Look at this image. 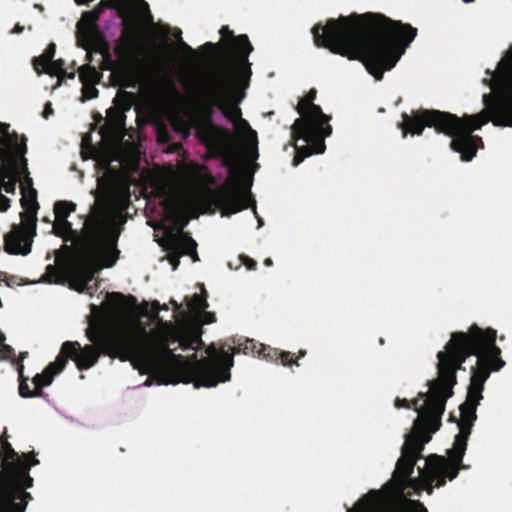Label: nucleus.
Listing matches in <instances>:
<instances>
[{
	"instance_id": "a878e982",
	"label": "nucleus",
	"mask_w": 512,
	"mask_h": 512,
	"mask_svg": "<svg viewBox=\"0 0 512 512\" xmlns=\"http://www.w3.org/2000/svg\"><path fill=\"white\" fill-rule=\"evenodd\" d=\"M235 128L238 132H245L246 135V150L249 157L256 159L258 157V139L257 133L253 130L249 122L242 118V116L234 122Z\"/></svg>"
},
{
	"instance_id": "6e6d98bb",
	"label": "nucleus",
	"mask_w": 512,
	"mask_h": 512,
	"mask_svg": "<svg viewBox=\"0 0 512 512\" xmlns=\"http://www.w3.org/2000/svg\"><path fill=\"white\" fill-rule=\"evenodd\" d=\"M106 57H107L108 59H110V57H111V56H110V53H109V51H108V50H106Z\"/></svg>"
},
{
	"instance_id": "6ab92c4d",
	"label": "nucleus",
	"mask_w": 512,
	"mask_h": 512,
	"mask_svg": "<svg viewBox=\"0 0 512 512\" xmlns=\"http://www.w3.org/2000/svg\"><path fill=\"white\" fill-rule=\"evenodd\" d=\"M98 265L92 262L87 256H83V260L74 262L66 267V274L70 282V287L79 293H92L91 281L98 270Z\"/></svg>"
},
{
	"instance_id": "aec40b11",
	"label": "nucleus",
	"mask_w": 512,
	"mask_h": 512,
	"mask_svg": "<svg viewBox=\"0 0 512 512\" xmlns=\"http://www.w3.org/2000/svg\"><path fill=\"white\" fill-rule=\"evenodd\" d=\"M9 129L10 124L0 122V160L27 153L26 137L19 136L15 131L10 133Z\"/></svg>"
},
{
	"instance_id": "c85d7f7f",
	"label": "nucleus",
	"mask_w": 512,
	"mask_h": 512,
	"mask_svg": "<svg viewBox=\"0 0 512 512\" xmlns=\"http://www.w3.org/2000/svg\"><path fill=\"white\" fill-rule=\"evenodd\" d=\"M233 343L236 345L233 347L229 346V349L231 350V353H233V355L236 353H240V352H242L246 355H248V354H251V355L257 354L258 355V350L261 349V346L264 345L262 343L256 342L253 339H245L243 342H238V343L233 341Z\"/></svg>"
},
{
	"instance_id": "c9c22d12",
	"label": "nucleus",
	"mask_w": 512,
	"mask_h": 512,
	"mask_svg": "<svg viewBox=\"0 0 512 512\" xmlns=\"http://www.w3.org/2000/svg\"><path fill=\"white\" fill-rule=\"evenodd\" d=\"M65 61L63 59L51 60L45 66H40V73H45L50 76L58 77L59 74L64 73Z\"/></svg>"
},
{
	"instance_id": "864d4df0",
	"label": "nucleus",
	"mask_w": 512,
	"mask_h": 512,
	"mask_svg": "<svg viewBox=\"0 0 512 512\" xmlns=\"http://www.w3.org/2000/svg\"><path fill=\"white\" fill-rule=\"evenodd\" d=\"M264 264H265L266 266H272V265H273V262H272V260H271L270 258H267V259H265Z\"/></svg>"
},
{
	"instance_id": "f03ea898",
	"label": "nucleus",
	"mask_w": 512,
	"mask_h": 512,
	"mask_svg": "<svg viewBox=\"0 0 512 512\" xmlns=\"http://www.w3.org/2000/svg\"><path fill=\"white\" fill-rule=\"evenodd\" d=\"M417 28L381 13H352L312 28L317 47L360 61L377 81L391 70L417 36Z\"/></svg>"
},
{
	"instance_id": "c756f323",
	"label": "nucleus",
	"mask_w": 512,
	"mask_h": 512,
	"mask_svg": "<svg viewBox=\"0 0 512 512\" xmlns=\"http://www.w3.org/2000/svg\"><path fill=\"white\" fill-rule=\"evenodd\" d=\"M99 18L90 10L82 13L77 22V30L81 34L87 35L91 30L96 29Z\"/></svg>"
},
{
	"instance_id": "cd10ccee",
	"label": "nucleus",
	"mask_w": 512,
	"mask_h": 512,
	"mask_svg": "<svg viewBox=\"0 0 512 512\" xmlns=\"http://www.w3.org/2000/svg\"><path fill=\"white\" fill-rule=\"evenodd\" d=\"M17 371L19 374V388H18L19 395L22 398L41 397L39 391L37 390V388L35 386H34L33 390L30 389L29 384H28L29 377L24 375L23 364L20 363L18 365Z\"/></svg>"
},
{
	"instance_id": "c03bdc74",
	"label": "nucleus",
	"mask_w": 512,
	"mask_h": 512,
	"mask_svg": "<svg viewBox=\"0 0 512 512\" xmlns=\"http://www.w3.org/2000/svg\"><path fill=\"white\" fill-rule=\"evenodd\" d=\"M58 85H61V83L63 82V80L65 78L67 79H74L75 78V72L72 71V72H67L66 69L64 68V73L62 74H59L58 75Z\"/></svg>"
},
{
	"instance_id": "423d86ee",
	"label": "nucleus",
	"mask_w": 512,
	"mask_h": 512,
	"mask_svg": "<svg viewBox=\"0 0 512 512\" xmlns=\"http://www.w3.org/2000/svg\"><path fill=\"white\" fill-rule=\"evenodd\" d=\"M227 70V67H216L203 79L200 88L201 119L195 124V132L210 156L221 158L222 165L232 169L235 162L229 147L232 135L227 128L213 121L215 108L220 111L225 108L224 88Z\"/></svg>"
},
{
	"instance_id": "4be33fe9",
	"label": "nucleus",
	"mask_w": 512,
	"mask_h": 512,
	"mask_svg": "<svg viewBox=\"0 0 512 512\" xmlns=\"http://www.w3.org/2000/svg\"><path fill=\"white\" fill-rule=\"evenodd\" d=\"M0 192L2 189L8 194H15L19 183V172L15 158L0 160Z\"/></svg>"
},
{
	"instance_id": "1a4fd4ad",
	"label": "nucleus",
	"mask_w": 512,
	"mask_h": 512,
	"mask_svg": "<svg viewBox=\"0 0 512 512\" xmlns=\"http://www.w3.org/2000/svg\"><path fill=\"white\" fill-rule=\"evenodd\" d=\"M86 337L92 344L81 346L77 341H65L58 356H63L66 363L71 359L81 371L93 367L102 354L122 361L121 334L111 331L103 321L91 319Z\"/></svg>"
},
{
	"instance_id": "8fccbe9b",
	"label": "nucleus",
	"mask_w": 512,
	"mask_h": 512,
	"mask_svg": "<svg viewBox=\"0 0 512 512\" xmlns=\"http://www.w3.org/2000/svg\"><path fill=\"white\" fill-rule=\"evenodd\" d=\"M305 355H306L305 350H299L297 356L296 357L294 356V360L298 363V359L304 357Z\"/></svg>"
},
{
	"instance_id": "412c9836",
	"label": "nucleus",
	"mask_w": 512,
	"mask_h": 512,
	"mask_svg": "<svg viewBox=\"0 0 512 512\" xmlns=\"http://www.w3.org/2000/svg\"><path fill=\"white\" fill-rule=\"evenodd\" d=\"M134 94L122 90L117 94L114 103L118 108H109L107 110V118L105 126H107L112 133H120L125 127L124 111L131 108Z\"/></svg>"
},
{
	"instance_id": "a19ab883",
	"label": "nucleus",
	"mask_w": 512,
	"mask_h": 512,
	"mask_svg": "<svg viewBox=\"0 0 512 512\" xmlns=\"http://www.w3.org/2000/svg\"><path fill=\"white\" fill-rule=\"evenodd\" d=\"M157 138L160 143H168L171 139L170 133L166 127H160L157 130Z\"/></svg>"
},
{
	"instance_id": "bb28decb",
	"label": "nucleus",
	"mask_w": 512,
	"mask_h": 512,
	"mask_svg": "<svg viewBox=\"0 0 512 512\" xmlns=\"http://www.w3.org/2000/svg\"><path fill=\"white\" fill-rule=\"evenodd\" d=\"M26 154H19L15 156V160L17 163V168L19 172V183L20 188L26 187V190H31L33 187V179L30 177V172L28 169V161L25 157Z\"/></svg>"
},
{
	"instance_id": "4468645a",
	"label": "nucleus",
	"mask_w": 512,
	"mask_h": 512,
	"mask_svg": "<svg viewBox=\"0 0 512 512\" xmlns=\"http://www.w3.org/2000/svg\"><path fill=\"white\" fill-rule=\"evenodd\" d=\"M20 204L23 211L20 212L21 224H13L11 230L4 236V249L11 255L26 256L31 252L33 238L36 235L37 211V190L21 187Z\"/></svg>"
},
{
	"instance_id": "dca6fc26",
	"label": "nucleus",
	"mask_w": 512,
	"mask_h": 512,
	"mask_svg": "<svg viewBox=\"0 0 512 512\" xmlns=\"http://www.w3.org/2000/svg\"><path fill=\"white\" fill-rule=\"evenodd\" d=\"M219 33L222 38H230V40L224 42L223 45L226 53L231 58L229 64L220 65L219 67L230 68L233 73L237 74L240 80L245 81L246 86H249L252 71L248 58L254 48L248 36L246 34L235 36L234 32L227 25L222 26Z\"/></svg>"
},
{
	"instance_id": "4c0bfd02",
	"label": "nucleus",
	"mask_w": 512,
	"mask_h": 512,
	"mask_svg": "<svg viewBox=\"0 0 512 512\" xmlns=\"http://www.w3.org/2000/svg\"><path fill=\"white\" fill-rule=\"evenodd\" d=\"M188 321H195V322H198V323H201V327L204 325V324H211L213 322L216 321V316L214 313L212 312H207V311H201L200 313H198V316L193 318V319H189ZM201 331L203 332V329L201 328Z\"/></svg>"
},
{
	"instance_id": "9b49d317",
	"label": "nucleus",
	"mask_w": 512,
	"mask_h": 512,
	"mask_svg": "<svg viewBox=\"0 0 512 512\" xmlns=\"http://www.w3.org/2000/svg\"><path fill=\"white\" fill-rule=\"evenodd\" d=\"M206 353L208 357L202 359H198L196 353L187 357L189 369L185 372V384L193 383L195 388L215 387L230 380V369L234 364L231 350L225 345L217 349L212 343L206 348Z\"/></svg>"
},
{
	"instance_id": "a18cd8bd",
	"label": "nucleus",
	"mask_w": 512,
	"mask_h": 512,
	"mask_svg": "<svg viewBox=\"0 0 512 512\" xmlns=\"http://www.w3.org/2000/svg\"><path fill=\"white\" fill-rule=\"evenodd\" d=\"M54 113V110L52 108V104L51 102H47L45 104V107H44V110H43V113H42V116L45 118V119H48L50 115H52Z\"/></svg>"
},
{
	"instance_id": "3c124183",
	"label": "nucleus",
	"mask_w": 512,
	"mask_h": 512,
	"mask_svg": "<svg viewBox=\"0 0 512 512\" xmlns=\"http://www.w3.org/2000/svg\"><path fill=\"white\" fill-rule=\"evenodd\" d=\"M181 125L183 126L184 137L186 138L189 135V127L184 122Z\"/></svg>"
},
{
	"instance_id": "6e6552de",
	"label": "nucleus",
	"mask_w": 512,
	"mask_h": 512,
	"mask_svg": "<svg viewBox=\"0 0 512 512\" xmlns=\"http://www.w3.org/2000/svg\"><path fill=\"white\" fill-rule=\"evenodd\" d=\"M316 94V89H310L296 106L300 117L295 119L291 126V138L295 148L294 166H298L313 154L323 153L325 138L332 133V127L329 124L331 116L323 113L321 107L314 104Z\"/></svg>"
},
{
	"instance_id": "f704fd0d",
	"label": "nucleus",
	"mask_w": 512,
	"mask_h": 512,
	"mask_svg": "<svg viewBox=\"0 0 512 512\" xmlns=\"http://www.w3.org/2000/svg\"><path fill=\"white\" fill-rule=\"evenodd\" d=\"M108 297L110 300H117L118 304L125 311L134 309L137 306V299L132 295L125 296L119 292H112L108 294Z\"/></svg>"
},
{
	"instance_id": "49530a36",
	"label": "nucleus",
	"mask_w": 512,
	"mask_h": 512,
	"mask_svg": "<svg viewBox=\"0 0 512 512\" xmlns=\"http://www.w3.org/2000/svg\"><path fill=\"white\" fill-rule=\"evenodd\" d=\"M179 45H180V48H181L184 52H186V53H188V54H190V55H192V56L194 55L195 51H194V50H193V48H192L191 46H189L187 43H185L184 41L180 40V44H179Z\"/></svg>"
},
{
	"instance_id": "b1692460",
	"label": "nucleus",
	"mask_w": 512,
	"mask_h": 512,
	"mask_svg": "<svg viewBox=\"0 0 512 512\" xmlns=\"http://www.w3.org/2000/svg\"><path fill=\"white\" fill-rule=\"evenodd\" d=\"M161 245L167 251V259L172 265L173 270L178 268L180 265V258L184 255L190 256L193 262L200 260L197 249H195V253L192 251L190 252V250L186 248L183 243L177 242L176 238L172 239L171 241L163 240Z\"/></svg>"
},
{
	"instance_id": "79ce46f5",
	"label": "nucleus",
	"mask_w": 512,
	"mask_h": 512,
	"mask_svg": "<svg viewBox=\"0 0 512 512\" xmlns=\"http://www.w3.org/2000/svg\"><path fill=\"white\" fill-rule=\"evenodd\" d=\"M241 261L248 270H255L257 267V262L248 256L242 255Z\"/></svg>"
},
{
	"instance_id": "f8f14e48",
	"label": "nucleus",
	"mask_w": 512,
	"mask_h": 512,
	"mask_svg": "<svg viewBox=\"0 0 512 512\" xmlns=\"http://www.w3.org/2000/svg\"><path fill=\"white\" fill-rule=\"evenodd\" d=\"M490 75L483 83L491 89L486 100L494 98V102L487 104L492 110V124L498 127H512V48L506 56L499 61L495 71L486 70Z\"/></svg>"
},
{
	"instance_id": "de8ad7c7",
	"label": "nucleus",
	"mask_w": 512,
	"mask_h": 512,
	"mask_svg": "<svg viewBox=\"0 0 512 512\" xmlns=\"http://www.w3.org/2000/svg\"><path fill=\"white\" fill-rule=\"evenodd\" d=\"M1 347H2V351L6 354L5 355L6 358H10L15 354L14 349L9 345L4 344Z\"/></svg>"
},
{
	"instance_id": "2eb2a0df",
	"label": "nucleus",
	"mask_w": 512,
	"mask_h": 512,
	"mask_svg": "<svg viewBox=\"0 0 512 512\" xmlns=\"http://www.w3.org/2000/svg\"><path fill=\"white\" fill-rule=\"evenodd\" d=\"M115 53L124 64L118 72L120 85L124 88H135L145 66L143 57L146 49L134 30L125 31L116 41Z\"/></svg>"
},
{
	"instance_id": "7ed1b4c3",
	"label": "nucleus",
	"mask_w": 512,
	"mask_h": 512,
	"mask_svg": "<svg viewBox=\"0 0 512 512\" xmlns=\"http://www.w3.org/2000/svg\"><path fill=\"white\" fill-rule=\"evenodd\" d=\"M154 313L152 321L158 323L157 330L147 333L144 327L139 333H123L122 361H130L141 374H152L160 378L164 384L185 383L187 357L176 354L171 345L178 343L182 350H199L204 346L201 323L182 321L173 324L159 316L160 304L152 303Z\"/></svg>"
},
{
	"instance_id": "20e7f679",
	"label": "nucleus",
	"mask_w": 512,
	"mask_h": 512,
	"mask_svg": "<svg viewBox=\"0 0 512 512\" xmlns=\"http://www.w3.org/2000/svg\"><path fill=\"white\" fill-rule=\"evenodd\" d=\"M115 200L114 188L109 183L100 181L95 202L84 220L82 229L77 231L68 220L55 219L53 233L65 241H74L81 254L87 256L99 268L113 267L120 255L117 248L120 233L109 219Z\"/></svg>"
},
{
	"instance_id": "13d9d810",
	"label": "nucleus",
	"mask_w": 512,
	"mask_h": 512,
	"mask_svg": "<svg viewBox=\"0 0 512 512\" xmlns=\"http://www.w3.org/2000/svg\"><path fill=\"white\" fill-rule=\"evenodd\" d=\"M181 128H176V131L183 130V126L180 124Z\"/></svg>"
},
{
	"instance_id": "58836bf2",
	"label": "nucleus",
	"mask_w": 512,
	"mask_h": 512,
	"mask_svg": "<svg viewBox=\"0 0 512 512\" xmlns=\"http://www.w3.org/2000/svg\"><path fill=\"white\" fill-rule=\"evenodd\" d=\"M98 93L99 92L97 88L94 86V84L84 85L82 88V101L96 98L98 96Z\"/></svg>"
},
{
	"instance_id": "ea45409f",
	"label": "nucleus",
	"mask_w": 512,
	"mask_h": 512,
	"mask_svg": "<svg viewBox=\"0 0 512 512\" xmlns=\"http://www.w3.org/2000/svg\"><path fill=\"white\" fill-rule=\"evenodd\" d=\"M219 45H220V43L214 44L212 42H206L199 48V51L207 56H210V55L214 54V52L219 47Z\"/></svg>"
},
{
	"instance_id": "ddd939ff",
	"label": "nucleus",
	"mask_w": 512,
	"mask_h": 512,
	"mask_svg": "<svg viewBox=\"0 0 512 512\" xmlns=\"http://www.w3.org/2000/svg\"><path fill=\"white\" fill-rule=\"evenodd\" d=\"M231 153L235 157V162L232 169L227 167L229 178L218 189L206 188L199 197L204 212L217 208L221 211L222 216H230L255 205L249 187L244 188L239 182L236 170L237 154L232 149ZM248 186H251V183H248Z\"/></svg>"
},
{
	"instance_id": "f3484780",
	"label": "nucleus",
	"mask_w": 512,
	"mask_h": 512,
	"mask_svg": "<svg viewBox=\"0 0 512 512\" xmlns=\"http://www.w3.org/2000/svg\"><path fill=\"white\" fill-rule=\"evenodd\" d=\"M162 206L168 221L171 222L173 228L166 232V241H171L176 238L177 242L183 243L190 252L195 253L197 249V242L190 236L188 232H184V228L189 223V218L184 210L183 201L176 195L167 196Z\"/></svg>"
},
{
	"instance_id": "0eeeda50",
	"label": "nucleus",
	"mask_w": 512,
	"mask_h": 512,
	"mask_svg": "<svg viewBox=\"0 0 512 512\" xmlns=\"http://www.w3.org/2000/svg\"><path fill=\"white\" fill-rule=\"evenodd\" d=\"M0 467V512H24L32 495L26 489L33 487L30 469L39 464L37 453H17L8 441L2 440Z\"/></svg>"
},
{
	"instance_id": "39448f33",
	"label": "nucleus",
	"mask_w": 512,
	"mask_h": 512,
	"mask_svg": "<svg viewBox=\"0 0 512 512\" xmlns=\"http://www.w3.org/2000/svg\"><path fill=\"white\" fill-rule=\"evenodd\" d=\"M487 94H484L482 101L484 109L476 114H464L459 117L446 111L435 109H420L412 115L402 114L403 122L400 128L403 137L410 133L411 135H422L424 128H434L437 133H442L451 137L450 148L460 154V159L464 162L471 161L477 154L478 149L484 147L483 140L473 132L479 130L492 122V110L487 104L494 102V98L486 100Z\"/></svg>"
},
{
	"instance_id": "a211bd4d",
	"label": "nucleus",
	"mask_w": 512,
	"mask_h": 512,
	"mask_svg": "<svg viewBox=\"0 0 512 512\" xmlns=\"http://www.w3.org/2000/svg\"><path fill=\"white\" fill-rule=\"evenodd\" d=\"M247 88L248 86L245 85V81L240 80L237 74L233 73V71L228 68L224 88L225 108L221 110V113L232 123L236 122V120L242 116L239 105L245 97V89Z\"/></svg>"
},
{
	"instance_id": "bf43d9fd",
	"label": "nucleus",
	"mask_w": 512,
	"mask_h": 512,
	"mask_svg": "<svg viewBox=\"0 0 512 512\" xmlns=\"http://www.w3.org/2000/svg\"><path fill=\"white\" fill-rule=\"evenodd\" d=\"M2 457H3V454H2V451L0 450V460L2 461Z\"/></svg>"
},
{
	"instance_id": "72a5a7b5",
	"label": "nucleus",
	"mask_w": 512,
	"mask_h": 512,
	"mask_svg": "<svg viewBox=\"0 0 512 512\" xmlns=\"http://www.w3.org/2000/svg\"><path fill=\"white\" fill-rule=\"evenodd\" d=\"M78 73L79 79L82 82L83 86L88 84H95L99 77V73L95 69V67L89 64L81 66L78 70Z\"/></svg>"
},
{
	"instance_id": "2f4dec72",
	"label": "nucleus",
	"mask_w": 512,
	"mask_h": 512,
	"mask_svg": "<svg viewBox=\"0 0 512 512\" xmlns=\"http://www.w3.org/2000/svg\"><path fill=\"white\" fill-rule=\"evenodd\" d=\"M188 308L193 313H200L201 311H204L208 308L207 303V292L202 286V293L201 294H194L189 302L187 303Z\"/></svg>"
},
{
	"instance_id": "e433bc0d",
	"label": "nucleus",
	"mask_w": 512,
	"mask_h": 512,
	"mask_svg": "<svg viewBox=\"0 0 512 512\" xmlns=\"http://www.w3.org/2000/svg\"><path fill=\"white\" fill-rule=\"evenodd\" d=\"M43 281L48 283H61L62 278L58 269L53 265H48L46 267V272L42 276Z\"/></svg>"
},
{
	"instance_id": "5fc2aeb1",
	"label": "nucleus",
	"mask_w": 512,
	"mask_h": 512,
	"mask_svg": "<svg viewBox=\"0 0 512 512\" xmlns=\"http://www.w3.org/2000/svg\"><path fill=\"white\" fill-rule=\"evenodd\" d=\"M27 355H28V352H22V353H20V356H19L20 361H23V359H24V358H26V357H27Z\"/></svg>"
},
{
	"instance_id": "4d7b16f0",
	"label": "nucleus",
	"mask_w": 512,
	"mask_h": 512,
	"mask_svg": "<svg viewBox=\"0 0 512 512\" xmlns=\"http://www.w3.org/2000/svg\"><path fill=\"white\" fill-rule=\"evenodd\" d=\"M473 1H474V0H463V2H465V3H471V2H473Z\"/></svg>"
},
{
	"instance_id": "5701e85b",
	"label": "nucleus",
	"mask_w": 512,
	"mask_h": 512,
	"mask_svg": "<svg viewBox=\"0 0 512 512\" xmlns=\"http://www.w3.org/2000/svg\"><path fill=\"white\" fill-rule=\"evenodd\" d=\"M66 367V359L63 356H57L55 361L50 362L41 373L36 374L32 382L39 391L40 395H43V387L49 386L54 377L61 373Z\"/></svg>"
},
{
	"instance_id": "f257e3e1",
	"label": "nucleus",
	"mask_w": 512,
	"mask_h": 512,
	"mask_svg": "<svg viewBox=\"0 0 512 512\" xmlns=\"http://www.w3.org/2000/svg\"><path fill=\"white\" fill-rule=\"evenodd\" d=\"M497 332L492 328L483 329L472 324L467 331L452 332L444 350L437 353V378L427 382L429 390L419 392L414 400L397 398L395 407L414 409L418 416L413 427L404 436L401 456L393 472V483L400 493L412 481L415 464L422 457L425 444L430 442L432 434L439 430L447 400L453 395L457 384V371L465 370L463 363L470 356L476 357L475 366L471 367L470 384L466 400L460 405L459 432L454 438L447 458L436 454L428 457V471L425 477L427 494L432 495L434 487H442L446 479L454 480L461 469L467 466L463 458L472 427L477 419L476 410L483 399L484 385L491 372L499 371L505 366L501 358V349L496 345Z\"/></svg>"
},
{
	"instance_id": "9d476101",
	"label": "nucleus",
	"mask_w": 512,
	"mask_h": 512,
	"mask_svg": "<svg viewBox=\"0 0 512 512\" xmlns=\"http://www.w3.org/2000/svg\"><path fill=\"white\" fill-rule=\"evenodd\" d=\"M426 465L425 471L419 468L420 479L410 476L412 481L409 482V486H407L403 493L396 490L392 477L385 485V489H389V491L370 490L358 499L349 512H428L427 508L419 500L405 499L403 502H396L394 499V496L403 497L409 488H412L416 494H420L422 490L427 492L426 487L428 485L425 482V477L428 471V459L426 460Z\"/></svg>"
},
{
	"instance_id": "37998d69",
	"label": "nucleus",
	"mask_w": 512,
	"mask_h": 512,
	"mask_svg": "<svg viewBox=\"0 0 512 512\" xmlns=\"http://www.w3.org/2000/svg\"><path fill=\"white\" fill-rule=\"evenodd\" d=\"M10 199L0 192V211L5 212L10 207Z\"/></svg>"
},
{
	"instance_id": "473e14b6",
	"label": "nucleus",
	"mask_w": 512,
	"mask_h": 512,
	"mask_svg": "<svg viewBox=\"0 0 512 512\" xmlns=\"http://www.w3.org/2000/svg\"><path fill=\"white\" fill-rule=\"evenodd\" d=\"M56 53V45L55 43H50L44 50V52L33 59V67L37 73H40V66H45L48 62L54 58Z\"/></svg>"
},
{
	"instance_id": "603ef678",
	"label": "nucleus",
	"mask_w": 512,
	"mask_h": 512,
	"mask_svg": "<svg viewBox=\"0 0 512 512\" xmlns=\"http://www.w3.org/2000/svg\"><path fill=\"white\" fill-rule=\"evenodd\" d=\"M5 340H6L5 335L0 331V346L4 345Z\"/></svg>"
},
{
	"instance_id": "09e8293b",
	"label": "nucleus",
	"mask_w": 512,
	"mask_h": 512,
	"mask_svg": "<svg viewBox=\"0 0 512 512\" xmlns=\"http://www.w3.org/2000/svg\"><path fill=\"white\" fill-rule=\"evenodd\" d=\"M24 30V27L21 26L20 24H16L14 29L12 30L13 33H16V34H20L22 33Z\"/></svg>"
},
{
	"instance_id": "7c9ffc66",
	"label": "nucleus",
	"mask_w": 512,
	"mask_h": 512,
	"mask_svg": "<svg viewBox=\"0 0 512 512\" xmlns=\"http://www.w3.org/2000/svg\"><path fill=\"white\" fill-rule=\"evenodd\" d=\"M76 210V204L71 201L60 200L54 204V214L57 220H68L69 215Z\"/></svg>"
},
{
	"instance_id": "393cba45",
	"label": "nucleus",
	"mask_w": 512,
	"mask_h": 512,
	"mask_svg": "<svg viewBox=\"0 0 512 512\" xmlns=\"http://www.w3.org/2000/svg\"><path fill=\"white\" fill-rule=\"evenodd\" d=\"M258 356H261L263 359L271 362L281 363L284 366H299V364L294 360L293 353L266 345L261 346V349L258 350Z\"/></svg>"
}]
</instances>
